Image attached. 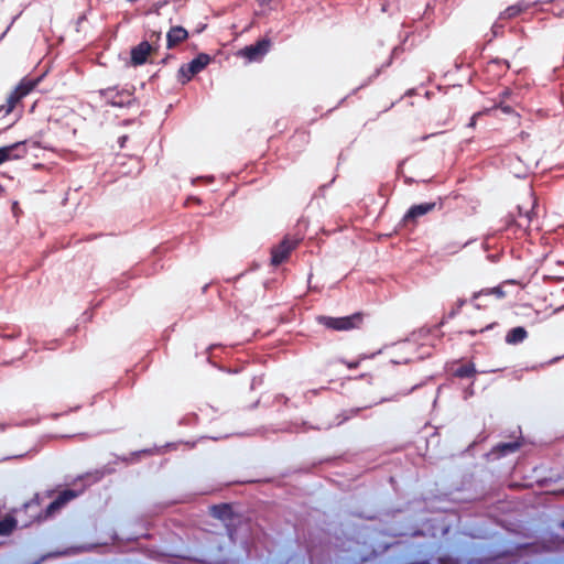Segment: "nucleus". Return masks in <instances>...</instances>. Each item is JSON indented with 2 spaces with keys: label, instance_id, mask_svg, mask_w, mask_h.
<instances>
[{
  "label": "nucleus",
  "instance_id": "1",
  "mask_svg": "<svg viewBox=\"0 0 564 564\" xmlns=\"http://www.w3.org/2000/svg\"><path fill=\"white\" fill-rule=\"evenodd\" d=\"M527 8L528 4L523 1L509 6L500 13L498 19L491 25V35H505L506 33L527 35L528 30L524 26H521L520 22L516 20V18Z\"/></svg>",
  "mask_w": 564,
  "mask_h": 564
},
{
  "label": "nucleus",
  "instance_id": "2",
  "mask_svg": "<svg viewBox=\"0 0 564 564\" xmlns=\"http://www.w3.org/2000/svg\"><path fill=\"white\" fill-rule=\"evenodd\" d=\"M361 319H362V317L360 314H355L352 316L340 317V318L325 317V316L318 317V322L321 324H323L327 327L337 329V330H348V329L358 327L359 324L361 323Z\"/></svg>",
  "mask_w": 564,
  "mask_h": 564
},
{
  "label": "nucleus",
  "instance_id": "3",
  "mask_svg": "<svg viewBox=\"0 0 564 564\" xmlns=\"http://www.w3.org/2000/svg\"><path fill=\"white\" fill-rule=\"evenodd\" d=\"M155 54V47L149 42H142L131 52V63L133 65H141L149 61Z\"/></svg>",
  "mask_w": 564,
  "mask_h": 564
},
{
  "label": "nucleus",
  "instance_id": "4",
  "mask_svg": "<svg viewBox=\"0 0 564 564\" xmlns=\"http://www.w3.org/2000/svg\"><path fill=\"white\" fill-rule=\"evenodd\" d=\"M269 42L267 40L258 41L254 45L247 46L240 51V55L246 57L249 62L258 61L269 50Z\"/></svg>",
  "mask_w": 564,
  "mask_h": 564
},
{
  "label": "nucleus",
  "instance_id": "5",
  "mask_svg": "<svg viewBox=\"0 0 564 564\" xmlns=\"http://www.w3.org/2000/svg\"><path fill=\"white\" fill-rule=\"evenodd\" d=\"M39 80H23L15 91L9 97V108L11 111L14 105L24 96H26L36 85Z\"/></svg>",
  "mask_w": 564,
  "mask_h": 564
},
{
  "label": "nucleus",
  "instance_id": "6",
  "mask_svg": "<svg viewBox=\"0 0 564 564\" xmlns=\"http://www.w3.org/2000/svg\"><path fill=\"white\" fill-rule=\"evenodd\" d=\"M208 63L209 57L207 55H200L196 59H194L187 67H182L180 74L184 77V82H186L193 75L200 72Z\"/></svg>",
  "mask_w": 564,
  "mask_h": 564
},
{
  "label": "nucleus",
  "instance_id": "7",
  "mask_svg": "<svg viewBox=\"0 0 564 564\" xmlns=\"http://www.w3.org/2000/svg\"><path fill=\"white\" fill-rule=\"evenodd\" d=\"M295 242L291 240H284L279 247L272 252V263L278 265L285 261L290 252L294 249Z\"/></svg>",
  "mask_w": 564,
  "mask_h": 564
},
{
  "label": "nucleus",
  "instance_id": "8",
  "mask_svg": "<svg viewBox=\"0 0 564 564\" xmlns=\"http://www.w3.org/2000/svg\"><path fill=\"white\" fill-rule=\"evenodd\" d=\"M434 208V204H423L412 207L404 217V221L415 220Z\"/></svg>",
  "mask_w": 564,
  "mask_h": 564
},
{
  "label": "nucleus",
  "instance_id": "9",
  "mask_svg": "<svg viewBox=\"0 0 564 564\" xmlns=\"http://www.w3.org/2000/svg\"><path fill=\"white\" fill-rule=\"evenodd\" d=\"M76 495L73 492V491H65L63 492L62 495H59V497L53 501L48 509H47V513L48 514H52L54 511H56L57 509H59L64 503H66L67 501L72 500Z\"/></svg>",
  "mask_w": 564,
  "mask_h": 564
},
{
  "label": "nucleus",
  "instance_id": "10",
  "mask_svg": "<svg viewBox=\"0 0 564 564\" xmlns=\"http://www.w3.org/2000/svg\"><path fill=\"white\" fill-rule=\"evenodd\" d=\"M525 335H527V332L523 328H521V327L514 328L508 334L507 341L509 344L520 343L525 338Z\"/></svg>",
  "mask_w": 564,
  "mask_h": 564
},
{
  "label": "nucleus",
  "instance_id": "11",
  "mask_svg": "<svg viewBox=\"0 0 564 564\" xmlns=\"http://www.w3.org/2000/svg\"><path fill=\"white\" fill-rule=\"evenodd\" d=\"M474 372L471 365L459 366L457 369H453V373L458 377H468Z\"/></svg>",
  "mask_w": 564,
  "mask_h": 564
},
{
  "label": "nucleus",
  "instance_id": "12",
  "mask_svg": "<svg viewBox=\"0 0 564 564\" xmlns=\"http://www.w3.org/2000/svg\"><path fill=\"white\" fill-rule=\"evenodd\" d=\"M175 33H181L182 35H189V32L182 25L170 26L169 30L165 32V35H175Z\"/></svg>",
  "mask_w": 564,
  "mask_h": 564
},
{
  "label": "nucleus",
  "instance_id": "13",
  "mask_svg": "<svg viewBox=\"0 0 564 564\" xmlns=\"http://www.w3.org/2000/svg\"><path fill=\"white\" fill-rule=\"evenodd\" d=\"M14 525L13 520H6L0 523V534H8Z\"/></svg>",
  "mask_w": 564,
  "mask_h": 564
},
{
  "label": "nucleus",
  "instance_id": "14",
  "mask_svg": "<svg viewBox=\"0 0 564 564\" xmlns=\"http://www.w3.org/2000/svg\"><path fill=\"white\" fill-rule=\"evenodd\" d=\"M17 147L18 144L0 149V164L10 158L11 151Z\"/></svg>",
  "mask_w": 564,
  "mask_h": 564
},
{
  "label": "nucleus",
  "instance_id": "15",
  "mask_svg": "<svg viewBox=\"0 0 564 564\" xmlns=\"http://www.w3.org/2000/svg\"><path fill=\"white\" fill-rule=\"evenodd\" d=\"M207 24L206 23H198L197 26L194 29V33H202L205 29H206Z\"/></svg>",
  "mask_w": 564,
  "mask_h": 564
},
{
  "label": "nucleus",
  "instance_id": "16",
  "mask_svg": "<svg viewBox=\"0 0 564 564\" xmlns=\"http://www.w3.org/2000/svg\"><path fill=\"white\" fill-rule=\"evenodd\" d=\"M85 20H86V17H85L84 14H83V15H80V17H78V19H77V21H76L77 26H76V29H75V31H76V32H80L79 25H80V24H82V22H84Z\"/></svg>",
  "mask_w": 564,
  "mask_h": 564
},
{
  "label": "nucleus",
  "instance_id": "17",
  "mask_svg": "<svg viewBox=\"0 0 564 564\" xmlns=\"http://www.w3.org/2000/svg\"><path fill=\"white\" fill-rule=\"evenodd\" d=\"M517 447L516 444H505L501 446V449L505 452V451H514Z\"/></svg>",
  "mask_w": 564,
  "mask_h": 564
},
{
  "label": "nucleus",
  "instance_id": "18",
  "mask_svg": "<svg viewBox=\"0 0 564 564\" xmlns=\"http://www.w3.org/2000/svg\"><path fill=\"white\" fill-rule=\"evenodd\" d=\"M178 39H180V37H169L167 46H169V47L174 46V45L177 43V40H178Z\"/></svg>",
  "mask_w": 564,
  "mask_h": 564
},
{
  "label": "nucleus",
  "instance_id": "19",
  "mask_svg": "<svg viewBox=\"0 0 564 564\" xmlns=\"http://www.w3.org/2000/svg\"><path fill=\"white\" fill-rule=\"evenodd\" d=\"M220 516L219 517H227V514L229 513V508L228 507H223L221 510H220Z\"/></svg>",
  "mask_w": 564,
  "mask_h": 564
},
{
  "label": "nucleus",
  "instance_id": "20",
  "mask_svg": "<svg viewBox=\"0 0 564 564\" xmlns=\"http://www.w3.org/2000/svg\"><path fill=\"white\" fill-rule=\"evenodd\" d=\"M162 34H163V31L160 29V30H152L150 35L159 36V35H162Z\"/></svg>",
  "mask_w": 564,
  "mask_h": 564
},
{
  "label": "nucleus",
  "instance_id": "21",
  "mask_svg": "<svg viewBox=\"0 0 564 564\" xmlns=\"http://www.w3.org/2000/svg\"><path fill=\"white\" fill-rule=\"evenodd\" d=\"M8 31H9V28H7V29H6V30H4L0 35H1V36L7 35Z\"/></svg>",
  "mask_w": 564,
  "mask_h": 564
},
{
  "label": "nucleus",
  "instance_id": "22",
  "mask_svg": "<svg viewBox=\"0 0 564 564\" xmlns=\"http://www.w3.org/2000/svg\"><path fill=\"white\" fill-rule=\"evenodd\" d=\"M561 14H564V10L562 11V13H561Z\"/></svg>",
  "mask_w": 564,
  "mask_h": 564
}]
</instances>
